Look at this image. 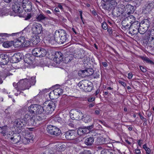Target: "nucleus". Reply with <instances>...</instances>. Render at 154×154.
<instances>
[{
	"instance_id": "nucleus-1",
	"label": "nucleus",
	"mask_w": 154,
	"mask_h": 154,
	"mask_svg": "<svg viewBox=\"0 0 154 154\" xmlns=\"http://www.w3.org/2000/svg\"><path fill=\"white\" fill-rule=\"evenodd\" d=\"M35 77H32L30 79H20L18 82L17 88L20 90L19 94L23 93L22 91L29 89L32 85H34L36 82Z\"/></svg>"
},
{
	"instance_id": "nucleus-2",
	"label": "nucleus",
	"mask_w": 154,
	"mask_h": 154,
	"mask_svg": "<svg viewBox=\"0 0 154 154\" xmlns=\"http://www.w3.org/2000/svg\"><path fill=\"white\" fill-rule=\"evenodd\" d=\"M29 44V42H27V41H25V38L22 36L16 39L13 41L5 42L3 43L2 45L5 48H8L13 44L15 47L19 48L20 47L27 46Z\"/></svg>"
},
{
	"instance_id": "nucleus-3",
	"label": "nucleus",
	"mask_w": 154,
	"mask_h": 154,
	"mask_svg": "<svg viewBox=\"0 0 154 154\" xmlns=\"http://www.w3.org/2000/svg\"><path fill=\"white\" fill-rule=\"evenodd\" d=\"M69 37L66 31L62 29L56 30L54 34L55 41L60 44L68 42L69 41Z\"/></svg>"
},
{
	"instance_id": "nucleus-4",
	"label": "nucleus",
	"mask_w": 154,
	"mask_h": 154,
	"mask_svg": "<svg viewBox=\"0 0 154 154\" xmlns=\"http://www.w3.org/2000/svg\"><path fill=\"white\" fill-rule=\"evenodd\" d=\"M57 103L56 101H46L43 103L44 110L45 113L51 114L54 111Z\"/></svg>"
},
{
	"instance_id": "nucleus-5",
	"label": "nucleus",
	"mask_w": 154,
	"mask_h": 154,
	"mask_svg": "<svg viewBox=\"0 0 154 154\" xmlns=\"http://www.w3.org/2000/svg\"><path fill=\"white\" fill-rule=\"evenodd\" d=\"M140 24V23L137 21L131 23L129 27V33L133 35L137 34Z\"/></svg>"
},
{
	"instance_id": "nucleus-6",
	"label": "nucleus",
	"mask_w": 154,
	"mask_h": 154,
	"mask_svg": "<svg viewBox=\"0 0 154 154\" xmlns=\"http://www.w3.org/2000/svg\"><path fill=\"white\" fill-rule=\"evenodd\" d=\"M104 3L101 4V6L105 9L110 10L114 8L117 5V2L115 0H111L104 2Z\"/></svg>"
},
{
	"instance_id": "nucleus-7",
	"label": "nucleus",
	"mask_w": 154,
	"mask_h": 154,
	"mask_svg": "<svg viewBox=\"0 0 154 154\" xmlns=\"http://www.w3.org/2000/svg\"><path fill=\"white\" fill-rule=\"evenodd\" d=\"M47 131L49 134L56 136L59 135L61 133V131L59 128L51 125L48 126Z\"/></svg>"
},
{
	"instance_id": "nucleus-8",
	"label": "nucleus",
	"mask_w": 154,
	"mask_h": 154,
	"mask_svg": "<svg viewBox=\"0 0 154 154\" xmlns=\"http://www.w3.org/2000/svg\"><path fill=\"white\" fill-rule=\"evenodd\" d=\"M83 115L82 113L79 109L71 111L70 112V117L72 120H79L83 119Z\"/></svg>"
},
{
	"instance_id": "nucleus-9",
	"label": "nucleus",
	"mask_w": 154,
	"mask_h": 154,
	"mask_svg": "<svg viewBox=\"0 0 154 154\" xmlns=\"http://www.w3.org/2000/svg\"><path fill=\"white\" fill-rule=\"evenodd\" d=\"M32 33L35 34H40L42 32V27L41 24L35 23L32 24Z\"/></svg>"
},
{
	"instance_id": "nucleus-10",
	"label": "nucleus",
	"mask_w": 154,
	"mask_h": 154,
	"mask_svg": "<svg viewBox=\"0 0 154 154\" xmlns=\"http://www.w3.org/2000/svg\"><path fill=\"white\" fill-rule=\"evenodd\" d=\"M22 2H14L12 6L13 11L16 13H21L23 12V8L22 7Z\"/></svg>"
},
{
	"instance_id": "nucleus-11",
	"label": "nucleus",
	"mask_w": 154,
	"mask_h": 154,
	"mask_svg": "<svg viewBox=\"0 0 154 154\" xmlns=\"http://www.w3.org/2000/svg\"><path fill=\"white\" fill-rule=\"evenodd\" d=\"M9 54H0V65H5L7 64L10 61Z\"/></svg>"
},
{
	"instance_id": "nucleus-12",
	"label": "nucleus",
	"mask_w": 154,
	"mask_h": 154,
	"mask_svg": "<svg viewBox=\"0 0 154 154\" xmlns=\"http://www.w3.org/2000/svg\"><path fill=\"white\" fill-rule=\"evenodd\" d=\"M93 128V125H92L87 127L79 128L77 131L78 134L80 135H82L88 133Z\"/></svg>"
},
{
	"instance_id": "nucleus-13",
	"label": "nucleus",
	"mask_w": 154,
	"mask_h": 154,
	"mask_svg": "<svg viewBox=\"0 0 154 154\" xmlns=\"http://www.w3.org/2000/svg\"><path fill=\"white\" fill-rule=\"evenodd\" d=\"M22 7L26 12H29L32 9V3L29 1L23 0L22 2Z\"/></svg>"
},
{
	"instance_id": "nucleus-14",
	"label": "nucleus",
	"mask_w": 154,
	"mask_h": 154,
	"mask_svg": "<svg viewBox=\"0 0 154 154\" xmlns=\"http://www.w3.org/2000/svg\"><path fill=\"white\" fill-rule=\"evenodd\" d=\"M22 57V55L20 53H17L11 57L10 61L13 63H18L21 60Z\"/></svg>"
},
{
	"instance_id": "nucleus-15",
	"label": "nucleus",
	"mask_w": 154,
	"mask_h": 154,
	"mask_svg": "<svg viewBox=\"0 0 154 154\" xmlns=\"http://www.w3.org/2000/svg\"><path fill=\"white\" fill-rule=\"evenodd\" d=\"M154 8V2L149 1L145 4L143 9L144 11H146V13H149L152 11Z\"/></svg>"
},
{
	"instance_id": "nucleus-16",
	"label": "nucleus",
	"mask_w": 154,
	"mask_h": 154,
	"mask_svg": "<svg viewBox=\"0 0 154 154\" xmlns=\"http://www.w3.org/2000/svg\"><path fill=\"white\" fill-rule=\"evenodd\" d=\"M63 90L61 88H57L54 89L51 92L49 95V97H54V98H57L58 96L62 94Z\"/></svg>"
},
{
	"instance_id": "nucleus-17",
	"label": "nucleus",
	"mask_w": 154,
	"mask_h": 154,
	"mask_svg": "<svg viewBox=\"0 0 154 154\" xmlns=\"http://www.w3.org/2000/svg\"><path fill=\"white\" fill-rule=\"evenodd\" d=\"M74 56L69 52L66 51L64 54L63 60L65 63H68L74 59Z\"/></svg>"
},
{
	"instance_id": "nucleus-18",
	"label": "nucleus",
	"mask_w": 154,
	"mask_h": 154,
	"mask_svg": "<svg viewBox=\"0 0 154 154\" xmlns=\"http://www.w3.org/2000/svg\"><path fill=\"white\" fill-rule=\"evenodd\" d=\"M23 119H18L16 120L14 122V125L17 128H18L20 130L22 127L26 126L25 123L23 122Z\"/></svg>"
},
{
	"instance_id": "nucleus-19",
	"label": "nucleus",
	"mask_w": 154,
	"mask_h": 154,
	"mask_svg": "<svg viewBox=\"0 0 154 154\" xmlns=\"http://www.w3.org/2000/svg\"><path fill=\"white\" fill-rule=\"evenodd\" d=\"M74 131L69 130L66 132L63 135V138L65 137L68 140H72L75 137Z\"/></svg>"
},
{
	"instance_id": "nucleus-20",
	"label": "nucleus",
	"mask_w": 154,
	"mask_h": 154,
	"mask_svg": "<svg viewBox=\"0 0 154 154\" xmlns=\"http://www.w3.org/2000/svg\"><path fill=\"white\" fill-rule=\"evenodd\" d=\"M63 55L61 52L57 51L55 54V57L54 58V61L57 63H60L63 60V58L62 57Z\"/></svg>"
},
{
	"instance_id": "nucleus-21",
	"label": "nucleus",
	"mask_w": 154,
	"mask_h": 154,
	"mask_svg": "<svg viewBox=\"0 0 154 154\" xmlns=\"http://www.w3.org/2000/svg\"><path fill=\"white\" fill-rule=\"evenodd\" d=\"M125 8L124 7H118L116 8L115 11L118 16H120L122 15H124L125 12Z\"/></svg>"
},
{
	"instance_id": "nucleus-22",
	"label": "nucleus",
	"mask_w": 154,
	"mask_h": 154,
	"mask_svg": "<svg viewBox=\"0 0 154 154\" xmlns=\"http://www.w3.org/2000/svg\"><path fill=\"white\" fill-rule=\"evenodd\" d=\"M125 11H126L125 14V15H126V14L130 15L131 14H132L134 12V7L130 5H128L126 6L125 8Z\"/></svg>"
},
{
	"instance_id": "nucleus-23",
	"label": "nucleus",
	"mask_w": 154,
	"mask_h": 154,
	"mask_svg": "<svg viewBox=\"0 0 154 154\" xmlns=\"http://www.w3.org/2000/svg\"><path fill=\"white\" fill-rule=\"evenodd\" d=\"M10 139L15 143H17L21 141V136L18 133L14 134L13 137H11Z\"/></svg>"
},
{
	"instance_id": "nucleus-24",
	"label": "nucleus",
	"mask_w": 154,
	"mask_h": 154,
	"mask_svg": "<svg viewBox=\"0 0 154 154\" xmlns=\"http://www.w3.org/2000/svg\"><path fill=\"white\" fill-rule=\"evenodd\" d=\"M88 80H83L80 82L78 84V86L82 90L84 91V89L85 88V86L88 84Z\"/></svg>"
},
{
	"instance_id": "nucleus-25",
	"label": "nucleus",
	"mask_w": 154,
	"mask_h": 154,
	"mask_svg": "<svg viewBox=\"0 0 154 154\" xmlns=\"http://www.w3.org/2000/svg\"><path fill=\"white\" fill-rule=\"evenodd\" d=\"M12 74L9 72H6L5 71L4 72L1 73L0 74V84L2 83L3 82V80H5L6 77L10 75H12Z\"/></svg>"
},
{
	"instance_id": "nucleus-26",
	"label": "nucleus",
	"mask_w": 154,
	"mask_h": 154,
	"mask_svg": "<svg viewBox=\"0 0 154 154\" xmlns=\"http://www.w3.org/2000/svg\"><path fill=\"white\" fill-rule=\"evenodd\" d=\"M94 137H90L85 139L84 143L87 146H91L94 143Z\"/></svg>"
},
{
	"instance_id": "nucleus-27",
	"label": "nucleus",
	"mask_w": 154,
	"mask_h": 154,
	"mask_svg": "<svg viewBox=\"0 0 154 154\" xmlns=\"http://www.w3.org/2000/svg\"><path fill=\"white\" fill-rule=\"evenodd\" d=\"M40 40L38 35H35L32 38L31 41L33 45H36L40 42Z\"/></svg>"
},
{
	"instance_id": "nucleus-28",
	"label": "nucleus",
	"mask_w": 154,
	"mask_h": 154,
	"mask_svg": "<svg viewBox=\"0 0 154 154\" xmlns=\"http://www.w3.org/2000/svg\"><path fill=\"white\" fill-rule=\"evenodd\" d=\"M29 112L32 114H36V104L31 105L28 108Z\"/></svg>"
},
{
	"instance_id": "nucleus-29",
	"label": "nucleus",
	"mask_w": 154,
	"mask_h": 154,
	"mask_svg": "<svg viewBox=\"0 0 154 154\" xmlns=\"http://www.w3.org/2000/svg\"><path fill=\"white\" fill-rule=\"evenodd\" d=\"M88 84L85 86L84 91L85 92H90L91 91L93 88L92 85L90 82L88 80Z\"/></svg>"
},
{
	"instance_id": "nucleus-30",
	"label": "nucleus",
	"mask_w": 154,
	"mask_h": 154,
	"mask_svg": "<svg viewBox=\"0 0 154 154\" xmlns=\"http://www.w3.org/2000/svg\"><path fill=\"white\" fill-rule=\"evenodd\" d=\"M32 117L29 114L26 113L24 115L22 119H23V122L25 123V124L26 125L27 123H29V121L31 119Z\"/></svg>"
},
{
	"instance_id": "nucleus-31",
	"label": "nucleus",
	"mask_w": 154,
	"mask_h": 154,
	"mask_svg": "<svg viewBox=\"0 0 154 154\" xmlns=\"http://www.w3.org/2000/svg\"><path fill=\"white\" fill-rule=\"evenodd\" d=\"M36 114L37 113H42L45 112L43 104L42 106L40 105L36 104Z\"/></svg>"
},
{
	"instance_id": "nucleus-32",
	"label": "nucleus",
	"mask_w": 154,
	"mask_h": 154,
	"mask_svg": "<svg viewBox=\"0 0 154 154\" xmlns=\"http://www.w3.org/2000/svg\"><path fill=\"white\" fill-rule=\"evenodd\" d=\"M125 19H126V21H128L130 24H131L136 21L135 17L132 15H129Z\"/></svg>"
},
{
	"instance_id": "nucleus-33",
	"label": "nucleus",
	"mask_w": 154,
	"mask_h": 154,
	"mask_svg": "<svg viewBox=\"0 0 154 154\" xmlns=\"http://www.w3.org/2000/svg\"><path fill=\"white\" fill-rule=\"evenodd\" d=\"M140 23L143 26L146 27L148 29L150 26V22L148 19H144Z\"/></svg>"
},
{
	"instance_id": "nucleus-34",
	"label": "nucleus",
	"mask_w": 154,
	"mask_h": 154,
	"mask_svg": "<svg viewBox=\"0 0 154 154\" xmlns=\"http://www.w3.org/2000/svg\"><path fill=\"white\" fill-rule=\"evenodd\" d=\"M0 133L5 136L8 132V128L7 125L0 127Z\"/></svg>"
},
{
	"instance_id": "nucleus-35",
	"label": "nucleus",
	"mask_w": 154,
	"mask_h": 154,
	"mask_svg": "<svg viewBox=\"0 0 154 154\" xmlns=\"http://www.w3.org/2000/svg\"><path fill=\"white\" fill-rule=\"evenodd\" d=\"M148 29L147 27L143 26V25L140 24V27L139 29L138 32L141 34H143L146 32Z\"/></svg>"
},
{
	"instance_id": "nucleus-36",
	"label": "nucleus",
	"mask_w": 154,
	"mask_h": 154,
	"mask_svg": "<svg viewBox=\"0 0 154 154\" xmlns=\"http://www.w3.org/2000/svg\"><path fill=\"white\" fill-rule=\"evenodd\" d=\"M39 122H38L37 121L35 120V117H32L31 119L29 121V124L31 125L36 126L37 125H39Z\"/></svg>"
},
{
	"instance_id": "nucleus-37",
	"label": "nucleus",
	"mask_w": 154,
	"mask_h": 154,
	"mask_svg": "<svg viewBox=\"0 0 154 154\" xmlns=\"http://www.w3.org/2000/svg\"><path fill=\"white\" fill-rule=\"evenodd\" d=\"M82 119L86 123L90 122L92 120V118L90 115L85 114L83 115Z\"/></svg>"
},
{
	"instance_id": "nucleus-38",
	"label": "nucleus",
	"mask_w": 154,
	"mask_h": 154,
	"mask_svg": "<svg viewBox=\"0 0 154 154\" xmlns=\"http://www.w3.org/2000/svg\"><path fill=\"white\" fill-rule=\"evenodd\" d=\"M41 50V48H35L33 49L32 51V53L34 56L38 57L40 50Z\"/></svg>"
},
{
	"instance_id": "nucleus-39",
	"label": "nucleus",
	"mask_w": 154,
	"mask_h": 154,
	"mask_svg": "<svg viewBox=\"0 0 154 154\" xmlns=\"http://www.w3.org/2000/svg\"><path fill=\"white\" fill-rule=\"evenodd\" d=\"M47 53V51L44 48H41V50L39 51L38 57H45Z\"/></svg>"
},
{
	"instance_id": "nucleus-40",
	"label": "nucleus",
	"mask_w": 154,
	"mask_h": 154,
	"mask_svg": "<svg viewBox=\"0 0 154 154\" xmlns=\"http://www.w3.org/2000/svg\"><path fill=\"white\" fill-rule=\"evenodd\" d=\"M88 73L86 72V70H81L78 72V75L82 78L85 77L87 76Z\"/></svg>"
},
{
	"instance_id": "nucleus-41",
	"label": "nucleus",
	"mask_w": 154,
	"mask_h": 154,
	"mask_svg": "<svg viewBox=\"0 0 154 154\" xmlns=\"http://www.w3.org/2000/svg\"><path fill=\"white\" fill-rule=\"evenodd\" d=\"M97 143L98 145H101L102 144H105L106 141L103 138H97Z\"/></svg>"
},
{
	"instance_id": "nucleus-42",
	"label": "nucleus",
	"mask_w": 154,
	"mask_h": 154,
	"mask_svg": "<svg viewBox=\"0 0 154 154\" xmlns=\"http://www.w3.org/2000/svg\"><path fill=\"white\" fill-rule=\"evenodd\" d=\"M78 72L77 71L72 72L69 76L71 79H75L77 78L78 77Z\"/></svg>"
},
{
	"instance_id": "nucleus-43",
	"label": "nucleus",
	"mask_w": 154,
	"mask_h": 154,
	"mask_svg": "<svg viewBox=\"0 0 154 154\" xmlns=\"http://www.w3.org/2000/svg\"><path fill=\"white\" fill-rule=\"evenodd\" d=\"M46 18L44 15L42 14H38L36 16V18L38 21H41L42 20L45 19Z\"/></svg>"
},
{
	"instance_id": "nucleus-44",
	"label": "nucleus",
	"mask_w": 154,
	"mask_h": 154,
	"mask_svg": "<svg viewBox=\"0 0 154 154\" xmlns=\"http://www.w3.org/2000/svg\"><path fill=\"white\" fill-rule=\"evenodd\" d=\"M95 123H96L100 126H101V125H100V124H101L104 126H106L107 125L106 124L104 121L97 119H95L94 121V123L92 125H93L94 126Z\"/></svg>"
},
{
	"instance_id": "nucleus-45",
	"label": "nucleus",
	"mask_w": 154,
	"mask_h": 154,
	"mask_svg": "<svg viewBox=\"0 0 154 154\" xmlns=\"http://www.w3.org/2000/svg\"><path fill=\"white\" fill-rule=\"evenodd\" d=\"M25 137L30 141V140H32V139L33 136L32 135L31 133H27L26 134Z\"/></svg>"
},
{
	"instance_id": "nucleus-46",
	"label": "nucleus",
	"mask_w": 154,
	"mask_h": 154,
	"mask_svg": "<svg viewBox=\"0 0 154 154\" xmlns=\"http://www.w3.org/2000/svg\"><path fill=\"white\" fill-rule=\"evenodd\" d=\"M86 70L88 73L87 76H90L92 75L94 73V70L92 69L88 68Z\"/></svg>"
},
{
	"instance_id": "nucleus-47",
	"label": "nucleus",
	"mask_w": 154,
	"mask_h": 154,
	"mask_svg": "<svg viewBox=\"0 0 154 154\" xmlns=\"http://www.w3.org/2000/svg\"><path fill=\"white\" fill-rule=\"evenodd\" d=\"M100 154H113V153L108 150L103 149L101 151Z\"/></svg>"
},
{
	"instance_id": "nucleus-48",
	"label": "nucleus",
	"mask_w": 154,
	"mask_h": 154,
	"mask_svg": "<svg viewBox=\"0 0 154 154\" xmlns=\"http://www.w3.org/2000/svg\"><path fill=\"white\" fill-rule=\"evenodd\" d=\"M143 147L146 151V154H150L151 153L150 149L146 146V144L143 145Z\"/></svg>"
},
{
	"instance_id": "nucleus-49",
	"label": "nucleus",
	"mask_w": 154,
	"mask_h": 154,
	"mask_svg": "<svg viewBox=\"0 0 154 154\" xmlns=\"http://www.w3.org/2000/svg\"><path fill=\"white\" fill-rule=\"evenodd\" d=\"M23 143L25 144H27L29 143L30 142L29 140H28L25 137H23L21 139V141Z\"/></svg>"
},
{
	"instance_id": "nucleus-50",
	"label": "nucleus",
	"mask_w": 154,
	"mask_h": 154,
	"mask_svg": "<svg viewBox=\"0 0 154 154\" xmlns=\"http://www.w3.org/2000/svg\"><path fill=\"white\" fill-rule=\"evenodd\" d=\"M143 60L146 61L147 63H150L151 64H154V63L148 57H144L143 59Z\"/></svg>"
},
{
	"instance_id": "nucleus-51",
	"label": "nucleus",
	"mask_w": 154,
	"mask_h": 154,
	"mask_svg": "<svg viewBox=\"0 0 154 154\" xmlns=\"http://www.w3.org/2000/svg\"><path fill=\"white\" fill-rule=\"evenodd\" d=\"M126 19H125L124 20H123L122 23V26L125 28H127V27L126 26V24H128V23H129L128 21H126Z\"/></svg>"
},
{
	"instance_id": "nucleus-52",
	"label": "nucleus",
	"mask_w": 154,
	"mask_h": 154,
	"mask_svg": "<svg viewBox=\"0 0 154 154\" xmlns=\"http://www.w3.org/2000/svg\"><path fill=\"white\" fill-rule=\"evenodd\" d=\"M102 28L104 29H106L108 28L107 24L105 22H103L101 25Z\"/></svg>"
},
{
	"instance_id": "nucleus-53",
	"label": "nucleus",
	"mask_w": 154,
	"mask_h": 154,
	"mask_svg": "<svg viewBox=\"0 0 154 154\" xmlns=\"http://www.w3.org/2000/svg\"><path fill=\"white\" fill-rule=\"evenodd\" d=\"M143 0H133V2H134L137 6L140 5L141 3V2Z\"/></svg>"
},
{
	"instance_id": "nucleus-54",
	"label": "nucleus",
	"mask_w": 154,
	"mask_h": 154,
	"mask_svg": "<svg viewBox=\"0 0 154 154\" xmlns=\"http://www.w3.org/2000/svg\"><path fill=\"white\" fill-rule=\"evenodd\" d=\"M80 154H92L91 151L89 150H86L81 152Z\"/></svg>"
},
{
	"instance_id": "nucleus-55",
	"label": "nucleus",
	"mask_w": 154,
	"mask_h": 154,
	"mask_svg": "<svg viewBox=\"0 0 154 154\" xmlns=\"http://www.w3.org/2000/svg\"><path fill=\"white\" fill-rule=\"evenodd\" d=\"M85 56V54L84 53H81L80 54H78V57L79 58H80L81 59H83L84 57Z\"/></svg>"
},
{
	"instance_id": "nucleus-56",
	"label": "nucleus",
	"mask_w": 154,
	"mask_h": 154,
	"mask_svg": "<svg viewBox=\"0 0 154 154\" xmlns=\"http://www.w3.org/2000/svg\"><path fill=\"white\" fill-rule=\"evenodd\" d=\"M13 86L15 88V89H16V90L18 92H20V90L18 89H17V87L18 86V83H17L14 82L13 83Z\"/></svg>"
},
{
	"instance_id": "nucleus-57",
	"label": "nucleus",
	"mask_w": 154,
	"mask_h": 154,
	"mask_svg": "<svg viewBox=\"0 0 154 154\" xmlns=\"http://www.w3.org/2000/svg\"><path fill=\"white\" fill-rule=\"evenodd\" d=\"M35 120L37 121L38 122L40 121H41V117L40 116H36L35 118Z\"/></svg>"
},
{
	"instance_id": "nucleus-58",
	"label": "nucleus",
	"mask_w": 154,
	"mask_h": 154,
	"mask_svg": "<svg viewBox=\"0 0 154 154\" xmlns=\"http://www.w3.org/2000/svg\"><path fill=\"white\" fill-rule=\"evenodd\" d=\"M31 17V14H28L27 16L25 18V20H26L29 19Z\"/></svg>"
},
{
	"instance_id": "nucleus-59",
	"label": "nucleus",
	"mask_w": 154,
	"mask_h": 154,
	"mask_svg": "<svg viewBox=\"0 0 154 154\" xmlns=\"http://www.w3.org/2000/svg\"><path fill=\"white\" fill-rule=\"evenodd\" d=\"M140 69L143 72H145L146 70V69L142 66H140Z\"/></svg>"
},
{
	"instance_id": "nucleus-60",
	"label": "nucleus",
	"mask_w": 154,
	"mask_h": 154,
	"mask_svg": "<svg viewBox=\"0 0 154 154\" xmlns=\"http://www.w3.org/2000/svg\"><path fill=\"white\" fill-rule=\"evenodd\" d=\"M95 98L91 97L88 98V100L89 102H92L94 100Z\"/></svg>"
},
{
	"instance_id": "nucleus-61",
	"label": "nucleus",
	"mask_w": 154,
	"mask_h": 154,
	"mask_svg": "<svg viewBox=\"0 0 154 154\" xmlns=\"http://www.w3.org/2000/svg\"><path fill=\"white\" fill-rule=\"evenodd\" d=\"M119 83L124 87H125L126 86V83L122 81H119Z\"/></svg>"
},
{
	"instance_id": "nucleus-62",
	"label": "nucleus",
	"mask_w": 154,
	"mask_h": 154,
	"mask_svg": "<svg viewBox=\"0 0 154 154\" xmlns=\"http://www.w3.org/2000/svg\"><path fill=\"white\" fill-rule=\"evenodd\" d=\"M40 116L41 117V120L42 121L46 119V116L44 115H41Z\"/></svg>"
},
{
	"instance_id": "nucleus-63",
	"label": "nucleus",
	"mask_w": 154,
	"mask_h": 154,
	"mask_svg": "<svg viewBox=\"0 0 154 154\" xmlns=\"http://www.w3.org/2000/svg\"><path fill=\"white\" fill-rule=\"evenodd\" d=\"M133 75L131 72H129L128 74V79H131L132 78Z\"/></svg>"
},
{
	"instance_id": "nucleus-64",
	"label": "nucleus",
	"mask_w": 154,
	"mask_h": 154,
	"mask_svg": "<svg viewBox=\"0 0 154 154\" xmlns=\"http://www.w3.org/2000/svg\"><path fill=\"white\" fill-rule=\"evenodd\" d=\"M95 104L94 102H92V103L89 104L88 106L89 108H91L93 107Z\"/></svg>"
}]
</instances>
